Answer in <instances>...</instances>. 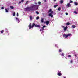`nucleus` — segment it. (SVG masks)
<instances>
[{
  "label": "nucleus",
  "instance_id": "39",
  "mask_svg": "<svg viewBox=\"0 0 78 78\" xmlns=\"http://www.w3.org/2000/svg\"><path fill=\"white\" fill-rule=\"evenodd\" d=\"M1 9H4V7H2L1 8Z\"/></svg>",
  "mask_w": 78,
  "mask_h": 78
},
{
  "label": "nucleus",
  "instance_id": "4",
  "mask_svg": "<svg viewBox=\"0 0 78 78\" xmlns=\"http://www.w3.org/2000/svg\"><path fill=\"white\" fill-rule=\"evenodd\" d=\"M71 35H72V34H69L67 35H66V34H65L63 35V37H65V38L66 39V38H67V37H68V36H71Z\"/></svg>",
  "mask_w": 78,
  "mask_h": 78
},
{
  "label": "nucleus",
  "instance_id": "19",
  "mask_svg": "<svg viewBox=\"0 0 78 78\" xmlns=\"http://www.w3.org/2000/svg\"><path fill=\"white\" fill-rule=\"evenodd\" d=\"M5 10L6 12H8V9H5Z\"/></svg>",
  "mask_w": 78,
  "mask_h": 78
},
{
  "label": "nucleus",
  "instance_id": "37",
  "mask_svg": "<svg viewBox=\"0 0 78 78\" xmlns=\"http://www.w3.org/2000/svg\"><path fill=\"white\" fill-rule=\"evenodd\" d=\"M18 20V23H19V22H20V20H19V19Z\"/></svg>",
  "mask_w": 78,
  "mask_h": 78
},
{
  "label": "nucleus",
  "instance_id": "23",
  "mask_svg": "<svg viewBox=\"0 0 78 78\" xmlns=\"http://www.w3.org/2000/svg\"><path fill=\"white\" fill-rule=\"evenodd\" d=\"M41 2L40 1H39L38 2V5H41Z\"/></svg>",
  "mask_w": 78,
  "mask_h": 78
},
{
  "label": "nucleus",
  "instance_id": "28",
  "mask_svg": "<svg viewBox=\"0 0 78 78\" xmlns=\"http://www.w3.org/2000/svg\"><path fill=\"white\" fill-rule=\"evenodd\" d=\"M19 19L18 18H16V20H18Z\"/></svg>",
  "mask_w": 78,
  "mask_h": 78
},
{
  "label": "nucleus",
  "instance_id": "32",
  "mask_svg": "<svg viewBox=\"0 0 78 78\" xmlns=\"http://www.w3.org/2000/svg\"><path fill=\"white\" fill-rule=\"evenodd\" d=\"M59 52H61L62 51V50H61V49H59Z\"/></svg>",
  "mask_w": 78,
  "mask_h": 78
},
{
  "label": "nucleus",
  "instance_id": "17",
  "mask_svg": "<svg viewBox=\"0 0 78 78\" xmlns=\"http://www.w3.org/2000/svg\"><path fill=\"white\" fill-rule=\"evenodd\" d=\"M38 19H39V17L37 16L36 18V20H38Z\"/></svg>",
  "mask_w": 78,
  "mask_h": 78
},
{
  "label": "nucleus",
  "instance_id": "20",
  "mask_svg": "<svg viewBox=\"0 0 78 78\" xmlns=\"http://www.w3.org/2000/svg\"><path fill=\"white\" fill-rule=\"evenodd\" d=\"M60 3L61 4H62V3H63V0H62L60 1Z\"/></svg>",
  "mask_w": 78,
  "mask_h": 78
},
{
  "label": "nucleus",
  "instance_id": "41",
  "mask_svg": "<svg viewBox=\"0 0 78 78\" xmlns=\"http://www.w3.org/2000/svg\"><path fill=\"white\" fill-rule=\"evenodd\" d=\"M20 3H21V1L19 3V4H20Z\"/></svg>",
  "mask_w": 78,
  "mask_h": 78
},
{
  "label": "nucleus",
  "instance_id": "22",
  "mask_svg": "<svg viewBox=\"0 0 78 78\" xmlns=\"http://www.w3.org/2000/svg\"><path fill=\"white\" fill-rule=\"evenodd\" d=\"M58 11H61V7H59L58 9Z\"/></svg>",
  "mask_w": 78,
  "mask_h": 78
},
{
  "label": "nucleus",
  "instance_id": "40",
  "mask_svg": "<svg viewBox=\"0 0 78 78\" xmlns=\"http://www.w3.org/2000/svg\"><path fill=\"white\" fill-rule=\"evenodd\" d=\"M24 2V0H21V2L23 3V2Z\"/></svg>",
  "mask_w": 78,
  "mask_h": 78
},
{
  "label": "nucleus",
  "instance_id": "21",
  "mask_svg": "<svg viewBox=\"0 0 78 78\" xmlns=\"http://www.w3.org/2000/svg\"><path fill=\"white\" fill-rule=\"evenodd\" d=\"M61 56H64V54L63 53H62V54L61 55Z\"/></svg>",
  "mask_w": 78,
  "mask_h": 78
},
{
  "label": "nucleus",
  "instance_id": "29",
  "mask_svg": "<svg viewBox=\"0 0 78 78\" xmlns=\"http://www.w3.org/2000/svg\"><path fill=\"white\" fill-rule=\"evenodd\" d=\"M66 25H70V23H66Z\"/></svg>",
  "mask_w": 78,
  "mask_h": 78
},
{
  "label": "nucleus",
  "instance_id": "11",
  "mask_svg": "<svg viewBox=\"0 0 78 78\" xmlns=\"http://www.w3.org/2000/svg\"><path fill=\"white\" fill-rule=\"evenodd\" d=\"M31 23L29 25V29H31Z\"/></svg>",
  "mask_w": 78,
  "mask_h": 78
},
{
  "label": "nucleus",
  "instance_id": "3",
  "mask_svg": "<svg viewBox=\"0 0 78 78\" xmlns=\"http://www.w3.org/2000/svg\"><path fill=\"white\" fill-rule=\"evenodd\" d=\"M25 11H33V9L31 8V6L30 7H26L25 8Z\"/></svg>",
  "mask_w": 78,
  "mask_h": 78
},
{
  "label": "nucleus",
  "instance_id": "42",
  "mask_svg": "<svg viewBox=\"0 0 78 78\" xmlns=\"http://www.w3.org/2000/svg\"><path fill=\"white\" fill-rule=\"evenodd\" d=\"M66 15H68V13H66Z\"/></svg>",
  "mask_w": 78,
  "mask_h": 78
},
{
  "label": "nucleus",
  "instance_id": "33",
  "mask_svg": "<svg viewBox=\"0 0 78 78\" xmlns=\"http://www.w3.org/2000/svg\"><path fill=\"white\" fill-rule=\"evenodd\" d=\"M5 30L6 31H7V33H8V29H5Z\"/></svg>",
  "mask_w": 78,
  "mask_h": 78
},
{
  "label": "nucleus",
  "instance_id": "6",
  "mask_svg": "<svg viewBox=\"0 0 78 78\" xmlns=\"http://www.w3.org/2000/svg\"><path fill=\"white\" fill-rule=\"evenodd\" d=\"M66 6H67V7H70L71 6V5L70 3H68L67 5H66Z\"/></svg>",
  "mask_w": 78,
  "mask_h": 78
},
{
  "label": "nucleus",
  "instance_id": "1",
  "mask_svg": "<svg viewBox=\"0 0 78 78\" xmlns=\"http://www.w3.org/2000/svg\"><path fill=\"white\" fill-rule=\"evenodd\" d=\"M39 5H33L31 6V8L33 9L32 10L34 11V9H35L36 10H37L39 8Z\"/></svg>",
  "mask_w": 78,
  "mask_h": 78
},
{
  "label": "nucleus",
  "instance_id": "38",
  "mask_svg": "<svg viewBox=\"0 0 78 78\" xmlns=\"http://www.w3.org/2000/svg\"><path fill=\"white\" fill-rule=\"evenodd\" d=\"M45 27H46L45 26H43V27L42 28H45Z\"/></svg>",
  "mask_w": 78,
  "mask_h": 78
},
{
  "label": "nucleus",
  "instance_id": "43",
  "mask_svg": "<svg viewBox=\"0 0 78 78\" xmlns=\"http://www.w3.org/2000/svg\"><path fill=\"white\" fill-rule=\"evenodd\" d=\"M40 31H43V30H42V29H40Z\"/></svg>",
  "mask_w": 78,
  "mask_h": 78
},
{
  "label": "nucleus",
  "instance_id": "30",
  "mask_svg": "<svg viewBox=\"0 0 78 78\" xmlns=\"http://www.w3.org/2000/svg\"><path fill=\"white\" fill-rule=\"evenodd\" d=\"M73 2V1H72L70 0V2L69 3H72Z\"/></svg>",
  "mask_w": 78,
  "mask_h": 78
},
{
  "label": "nucleus",
  "instance_id": "27",
  "mask_svg": "<svg viewBox=\"0 0 78 78\" xmlns=\"http://www.w3.org/2000/svg\"><path fill=\"white\" fill-rule=\"evenodd\" d=\"M15 15H16V14H15V12H14L13 14V16H15Z\"/></svg>",
  "mask_w": 78,
  "mask_h": 78
},
{
  "label": "nucleus",
  "instance_id": "36",
  "mask_svg": "<svg viewBox=\"0 0 78 78\" xmlns=\"http://www.w3.org/2000/svg\"><path fill=\"white\" fill-rule=\"evenodd\" d=\"M1 33H3V30H2L1 31Z\"/></svg>",
  "mask_w": 78,
  "mask_h": 78
},
{
  "label": "nucleus",
  "instance_id": "34",
  "mask_svg": "<svg viewBox=\"0 0 78 78\" xmlns=\"http://www.w3.org/2000/svg\"><path fill=\"white\" fill-rule=\"evenodd\" d=\"M72 62H73V60H71L70 62L72 64Z\"/></svg>",
  "mask_w": 78,
  "mask_h": 78
},
{
  "label": "nucleus",
  "instance_id": "5",
  "mask_svg": "<svg viewBox=\"0 0 78 78\" xmlns=\"http://www.w3.org/2000/svg\"><path fill=\"white\" fill-rule=\"evenodd\" d=\"M57 75H58V76L62 75V74H61V71H58V72Z\"/></svg>",
  "mask_w": 78,
  "mask_h": 78
},
{
  "label": "nucleus",
  "instance_id": "13",
  "mask_svg": "<svg viewBox=\"0 0 78 78\" xmlns=\"http://www.w3.org/2000/svg\"><path fill=\"white\" fill-rule=\"evenodd\" d=\"M41 22L42 23H43L44 22V19L43 18H42L41 19Z\"/></svg>",
  "mask_w": 78,
  "mask_h": 78
},
{
  "label": "nucleus",
  "instance_id": "16",
  "mask_svg": "<svg viewBox=\"0 0 78 78\" xmlns=\"http://www.w3.org/2000/svg\"><path fill=\"white\" fill-rule=\"evenodd\" d=\"M74 4H75V5L76 6H78V3H77V2H75L74 3Z\"/></svg>",
  "mask_w": 78,
  "mask_h": 78
},
{
  "label": "nucleus",
  "instance_id": "44",
  "mask_svg": "<svg viewBox=\"0 0 78 78\" xmlns=\"http://www.w3.org/2000/svg\"><path fill=\"white\" fill-rule=\"evenodd\" d=\"M42 30L43 31V30H44V28H43V27H42Z\"/></svg>",
  "mask_w": 78,
  "mask_h": 78
},
{
  "label": "nucleus",
  "instance_id": "2",
  "mask_svg": "<svg viewBox=\"0 0 78 78\" xmlns=\"http://www.w3.org/2000/svg\"><path fill=\"white\" fill-rule=\"evenodd\" d=\"M50 12L51 13L49 14V16H50L51 17H53V15H52V14L53 13V11H52V9H50L49 11L48 12V13H49Z\"/></svg>",
  "mask_w": 78,
  "mask_h": 78
},
{
  "label": "nucleus",
  "instance_id": "10",
  "mask_svg": "<svg viewBox=\"0 0 78 78\" xmlns=\"http://www.w3.org/2000/svg\"><path fill=\"white\" fill-rule=\"evenodd\" d=\"M35 24L34 23H33L31 26V28H33V27H34V26L35 27Z\"/></svg>",
  "mask_w": 78,
  "mask_h": 78
},
{
  "label": "nucleus",
  "instance_id": "9",
  "mask_svg": "<svg viewBox=\"0 0 78 78\" xmlns=\"http://www.w3.org/2000/svg\"><path fill=\"white\" fill-rule=\"evenodd\" d=\"M46 24L47 25H48L49 23H50V21H46Z\"/></svg>",
  "mask_w": 78,
  "mask_h": 78
},
{
  "label": "nucleus",
  "instance_id": "24",
  "mask_svg": "<svg viewBox=\"0 0 78 78\" xmlns=\"http://www.w3.org/2000/svg\"><path fill=\"white\" fill-rule=\"evenodd\" d=\"M57 6H58V5H55L54 6V8H56V7H57Z\"/></svg>",
  "mask_w": 78,
  "mask_h": 78
},
{
  "label": "nucleus",
  "instance_id": "12",
  "mask_svg": "<svg viewBox=\"0 0 78 78\" xmlns=\"http://www.w3.org/2000/svg\"><path fill=\"white\" fill-rule=\"evenodd\" d=\"M30 20L31 21L33 19V17H32V16H30Z\"/></svg>",
  "mask_w": 78,
  "mask_h": 78
},
{
  "label": "nucleus",
  "instance_id": "31",
  "mask_svg": "<svg viewBox=\"0 0 78 78\" xmlns=\"http://www.w3.org/2000/svg\"><path fill=\"white\" fill-rule=\"evenodd\" d=\"M68 57L69 58H71V57H72V56L70 55H68Z\"/></svg>",
  "mask_w": 78,
  "mask_h": 78
},
{
  "label": "nucleus",
  "instance_id": "46",
  "mask_svg": "<svg viewBox=\"0 0 78 78\" xmlns=\"http://www.w3.org/2000/svg\"><path fill=\"white\" fill-rule=\"evenodd\" d=\"M75 57H76V56H76V55H75Z\"/></svg>",
  "mask_w": 78,
  "mask_h": 78
},
{
  "label": "nucleus",
  "instance_id": "45",
  "mask_svg": "<svg viewBox=\"0 0 78 78\" xmlns=\"http://www.w3.org/2000/svg\"><path fill=\"white\" fill-rule=\"evenodd\" d=\"M35 5H37V3L35 2Z\"/></svg>",
  "mask_w": 78,
  "mask_h": 78
},
{
  "label": "nucleus",
  "instance_id": "25",
  "mask_svg": "<svg viewBox=\"0 0 78 78\" xmlns=\"http://www.w3.org/2000/svg\"><path fill=\"white\" fill-rule=\"evenodd\" d=\"M74 12L75 14H78V12H77L76 11H75Z\"/></svg>",
  "mask_w": 78,
  "mask_h": 78
},
{
  "label": "nucleus",
  "instance_id": "7",
  "mask_svg": "<svg viewBox=\"0 0 78 78\" xmlns=\"http://www.w3.org/2000/svg\"><path fill=\"white\" fill-rule=\"evenodd\" d=\"M35 27H37V28H40L41 27V26H40V25H35Z\"/></svg>",
  "mask_w": 78,
  "mask_h": 78
},
{
  "label": "nucleus",
  "instance_id": "15",
  "mask_svg": "<svg viewBox=\"0 0 78 78\" xmlns=\"http://www.w3.org/2000/svg\"><path fill=\"white\" fill-rule=\"evenodd\" d=\"M28 3H29V2L28 1H27L26 2L25 5H28Z\"/></svg>",
  "mask_w": 78,
  "mask_h": 78
},
{
  "label": "nucleus",
  "instance_id": "14",
  "mask_svg": "<svg viewBox=\"0 0 78 78\" xmlns=\"http://www.w3.org/2000/svg\"><path fill=\"white\" fill-rule=\"evenodd\" d=\"M72 27L73 28H74L76 27V26L75 25H72Z\"/></svg>",
  "mask_w": 78,
  "mask_h": 78
},
{
  "label": "nucleus",
  "instance_id": "26",
  "mask_svg": "<svg viewBox=\"0 0 78 78\" xmlns=\"http://www.w3.org/2000/svg\"><path fill=\"white\" fill-rule=\"evenodd\" d=\"M36 13L37 14H39V12H38V11H36Z\"/></svg>",
  "mask_w": 78,
  "mask_h": 78
},
{
  "label": "nucleus",
  "instance_id": "35",
  "mask_svg": "<svg viewBox=\"0 0 78 78\" xmlns=\"http://www.w3.org/2000/svg\"><path fill=\"white\" fill-rule=\"evenodd\" d=\"M16 16H17V17H19V13H17Z\"/></svg>",
  "mask_w": 78,
  "mask_h": 78
},
{
  "label": "nucleus",
  "instance_id": "47",
  "mask_svg": "<svg viewBox=\"0 0 78 78\" xmlns=\"http://www.w3.org/2000/svg\"><path fill=\"white\" fill-rule=\"evenodd\" d=\"M63 28H64V26H63Z\"/></svg>",
  "mask_w": 78,
  "mask_h": 78
},
{
  "label": "nucleus",
  "instance_id": "18",
  "mask_svg": "<svg viewBox=\"0 0 78 78\" xmlns=\"http://www.w3.org/2000/svg\"><path fill=\"white\" fill-rule=\"evenodd\" d=\"M10 8H11V9H14V7H13V6H10Z\"/></svg>",
  "mask_w": 78,
  "mask_h": 78
},
{
  "label": "nucleus",
  "instance_id": "8",
  "mask_svg": "<svg viewBox=\"0 0 78 78\" xmlns=\"http://www.w3.org/2000/svg\"><path fill=\"white\" fill-rule=\"evenodd\" d=\"M67 28H68L67 26H66V27H65L64 29V31H66V30H67Z\"/></svg>",
  "mask_w": 78,
  "mask_h": 78
}]
</instances>
